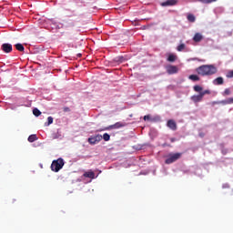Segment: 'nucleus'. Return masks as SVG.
<instances>
[{"instance_id":"obj_27","label":"nucleus","mask_w":233,"mask_h":233,"mask_svg":"<svg viewBox=\"0 0 233 233\" xmlns=\"http://www.w3.org/2000/svg\"><path fill=\"white\" fill-rule=\"evenodd\" d=\"M226 77H228V79L233 77V70L228 71V74L226 75Z\"/></svg>"},{"instance_id":"obj_26","label":"nucleus","mask_w":233,"mask_h":233,"mask_svg":"<svg viewBox=\"0 0 233 233\" xmlns=\"http://www.w3.org/2000/svg\"><path fill=\"white\" fill-rule=\"evenodd\" d=\"M200 95H202V97H205L207 95H210V90L207 89L202 92H200Z\"/></svg>"},{"instance_id":"obj_8","label":"nucleus","mask_w":233,"mask_h":233,"mask_svg":"<svg viewBox=\"0 0 233 233\" xmlns=\"http://www.w3.org/2000/svg\"><path fill=\"white\" fill-rule=\"evenodd\" d=\"M177 5V0H167L161 4V6H174Z\"/></svg>"},{"instance_id":"obj_9","label":"nucleus","mask_w":233,"mask_h":233,"mask_svg":"<svg viewBox=\"0 0 233 233\" xmlns=\"http://www.w3.org/2000/svg\"><path fill=\"white\" fill-rule=\"evenodd\" d=\"M191 101H193V103H199V102L203 101V96H202L201 93H199L198 95L192 96Z\"/></svg>"},{"instance_id":"obj_31","label":"nucleus","mask_w":233,"mask_h":233,"mask_svg":"<svg viewBox=\"0 0 233 233\" xmlns=\"http://www.w3.org/2000/svg\"><path fill=\"white\" fill-rule=\"evenodd\" d=\"M170 141H171V143H174V141H176V138L172 137V138H170Z\"/></svg>"},{"instance_id":"obj_24","label":"nucleus","mask_w":233,"mask_h":233,"mask_svg":"<svg viewBox=\"0 0 233 233\" xmlns=\"http://www.w3.org/2000/svg\"><path fill=\"white\" fill-rule=\"evenodd\" d=\"M185 44H180L177 47V52H183V50H185Z\"/></svg>"},{"instance_id":"obj_2","label":"nucleus","mask_w":233,"mask_h":233,"mask_svg":"<svg viewBox=\"0 0 233 233\" xmlns=\"http://www.w3.org/2000/svg\"><path fill=\"white\" fill-rule=\"evenodd\" d=\"M63 167H65V160L62 157H59L56 160H53L51 164V170L53 172H59Z\"/></svg>"},{"instance_id":"obj_16","label":"nucleus","mask_w":233,"mask_h":233,"mask_svg":"<svg viewBox=\"0 0 233 233\" xmlns=\"http://www.w3.org/2000/svg\"><path fill=\"white\" fill-rule=\"evenodd\" d=\"M177 59V56L174 54H170L167 57V61L169 63H174V61H176Z\"/></svg>"},{"instance_id":"obj_18","label":"nucleus","mask_w":233,"mask_h":233,"mask_svg":"<svg viewBox=\"0 0 233 233\" xmlns=\"http://www.w3.org/2000/svg\"><path fill=\"white\" fill-rule=\"evenodd\" d=\"M29 143H34V141H37V135H31L28 137Z\"/></svg>"},{"instance_id":"obj_29","label":"nucleus","mask_w":233,"mask_h":233,"mask_svg":"<svg viewBox=\"0 0 233 233\" xmlns=\"http://www.w3.org/2000/svg\"><path fill=\"white\" fill-rule=\"evenodd\" d=\"M144 121H150V115H146L144 116Z\"/></svg>"},{"instance_id":"obj_7","label":"nucleus","mask_w":233,"mask_h":233,"mask_svg":"<svg viewBox=\"0 0 233 233\" xmlns=\"http://www.w3.org/2000/svg\"><path fill=\"white\" fill-rule=\"evenodd\" d=\"M2 50L5 54H10V52H12V44H3Z\"/></svg>"},{"instance_id":"obj_32","label":"nucleus","mask_w":233,"mask_h":233,"mask_svg":"<svg viewBox=\"0 0 233 233\" xmlns=\"http://www.w3.org/2000/svg\"><path fill=\"white\" fill-rule=\"evenodd\" d=\"M79 1H81V0H74V3H78Z\"/></svg>"},{"instance_id":"obj_33","label":"nucleus","mask_w":233,"mask_h":233,"mask_svg":"<svg viewBox=\"0 0 233 233\" xmlns=\"http://www.w3.org/2000/svg\"><path fill=\"white\" fill-rule=\"evenodd\" d=\"M78 57H81V54H78Z\"/></svg>"},{"instance_id":"obj_19","label":"nucleus","mask_w":233,"mask_h":233,"mask_svg":"<svg viewBox=\"0 0 233 233\" xmlns=\"http://www.w3.org/2000/svg\"><path fill=\"white\" fill-rule=\"evenodd\" d=\"M15 48L18 52H25V46L22 44H16Z\"/></svg>"},{"instance_id":"obj_30","label":"nucleus","mask_w":233,"mask_h":233,"mask_svg":"<svg viewBox=\"0 0 233 233\" xmlns=\"http://www.w3.org/2000/svg\"><path fill=\"white\" fill-rule=\"evenodd\" d=\"M63 111L64 112H70V107H64Z\"/></svg>"},{"instance_id":"obj_22","label":"nucleus","mask_w":233,"mask_h":233,"mask_svg":"<svg viewBox=\"0 0 233 233\" xmlns=\"http://www.w3.org/2000/svg\"><path fill=\"white\" fill-rule=\"evenodd\" d=\"M33 114L34 116H35V117H39V116L41 115V112L37 109V107H35L33 109Z\"/></svg>"},{"instance_id":"obj_4","label":"nucleus","mask_w":233,"mask_h":233,"mask_svg":"<svg viewBox=\"0 0 233 233\" xmlns=\"http://www.w3.org/2000/svg\"><path fill=\"white\" fill-rule=\"evenodd\" d=\"M123 127H127V123L116 122V124L111 125L109 127L97 129L96 132H105V130H114V129H117V128H123Z\"/></svg>"},{"instance_id":"obj_5","label":"nucleus","mask_w":233,"mask_h":233,"mask_svg":"<svg viewBox=\"0 0 233 233\" xmlns=\"http://www.w3.org/2000/svg\"><path fill=\"white\" fill-rule=\"evenodd\" d=\"M102 139H103V136L96 135L94 137H90L87 141L89 145H97V143H99Z\"/></svg>"},{"instance_id":"obj_3","label":"nucleus","mask_w":233,"mask_h":233,"mask_svg":"<svg viewBox=\"0 0 233 233\" xmlns=\"http://www.w3.org/2000/svg\"><path fill=\"white\" fill-rule=\"evenodd\" d=\"M181 156H183V153H170L165 160L166 165H172V163H176L177 159H181Z\"/></svg>"},{"instance_id":"obj_6","label":"nucleus","mask_w":233,"mask_h":233,"mask_svg":"<svg viewBox=\"0 0 233 233\" xmlns=\"http://www.w3.org/2000/svg\"><path fill=\"white\" fill-rule=\"evenodd\" d=\"M177 72H178L177 66H167V73L169 76H172L174 74H177Z\"/></svg>"},{"instance_id":"obj_23","label":"nucleus","mask_w":233,"mask_h":233,"mask_svg":"<svg viewBox=\"0 0 233 233\" xmlns=\"http://www.w3.org/2000/svg\"><path fill=\"white\" fill-rule=\"evenodd\" d=\"M230 94H231L230 88H226L224 90V92L222 93V96H224V97H225L227 96H230Z\"/></svg>"},{"instance_id":"obj_17","label":"nucleus","mask_w":233,"mask_h":233,"mask_svg":"<svg viewBox=\"0 0 233 233\" xmlns=\"http://www.w3.org/2000/svg\"><path fill=\"white\" fill-rule=\"evenodd\" d=\"M188 79H190V81H199V76H198V75H190L189 76H188Z\"/></svg>"},{"instance_id":"obj_11","label":"nucleus","mask_w":233,"mask_h":233,"mask_svg":"<svg viewBox=\"0 0 233 233\" xmlns=\"http://www.w3.org/2000/svg\"><path fill=\"white\" fill-rule=\"evenodd\" d=\"M84 177H89V179H94L96 177V173L94 171L89 170L84 173Z\"/></svg>"},{"instance_id":"obj_12","label":"nucleus","mask_w":233,"mask_h":233,"mask_svg":"<svg viewBox=\"0 0 233 233\" xmlns=\"http://www.w3.org/2000/svg\"><path fill=\"white\" fill-rule=\"evenodd\" d=\"M223 83H225V80L223 79L222 76H218L213 80V85L219 86V85H223Z\"/></svg>"},{"instance_id":"obj_1","label":"nucleus","mask_w":233,"mask_h":233,"mask_svg":"<svg viewBox=\"0 0 233 233\" xmlns=\"http://www.w3.org/2000/svg\"><path fill=\"white\" fill-rule=\"evenodd\" d=\"M196 72L198 76H210L218 74V67L214 65H203L196 68Z\"/></svg>"},{"instance_id":"obj_25","label":"nucleus","mask_w":233,"mask_h":233,"mask_svg":"<svg viewBox=\"0 0 233 233\" xmlns=\"http://www.w3.org/2000/svg\"><path fill=\"white\" fill-rule=\"evenodd\" d=\"M102 139H104V141H108L110 139V136L108 135V133H105L102 136Z\"/></svg>"},{"instance_id":"obj_10","label":"nucleus","mask_w":233,"mask_h":233,"mask_svg":"<svg viewBox=\"0 0 233 233\" xmlns=\"http://www.w3.org/2000/svg\"><path fill=\"white\" fill-rule=\"evenodd\" d=\"M167 127L171 130H177V124H176V121H174V120H168Z\"/></svg>"},{"instance_id":"obj_15","label":"nucleus","mask_w":233,"mask_h":233,"mask_svg":"<svg viewBox=\"0 0 233 233\" xmlns=\"http://www.w3.org/2000/svg\"><path fill=\"white\" fill-rule=\"evenodd\" d=\"M187 19L189 23H196V16L193 14H187Z\"/></svg>"},{"instance_id":"obj_21","label":"nucleus","mask_w":233,"mask_h":233,"mask_svg":"<svg viewBox=\"0 0 233 233\" xmlns=\"http://www.w3.org/2000/svg\"><path fill=\"white\" fill-rule=\"evenodd\" d=\"M199 3H203L204 5H210V3H216L218 0H198Z\"/></svg>"},{"instance_id":"obj_13","label":"nucleus","mask_w":233,"mask_h":233,"mask_svg":"<svg viewBox=\"0 0 233 233\" xmlns=\"http://www.w3.org/2000/svg\"><path fill=\"white\" fill-rule=\"evenodd\" d=\"M202 40H203V35L199 33H196L193 37V41H195V43H199Z\"/></svg>"},{"instance_id":"obj_28","label":"nucleus","mask_w":233,"mask_h":233,"mask_svg":"<svg viewBox=\"0 0 233 233\" xmlns=\"http://www.w3.org/2000/svg\"><path fill=\"white\" fill-rule=\"evenodd\" d=\"M52 123H54V117L48 116V117H47V126H48V125H52Z\"/></svg>"},{"instance_id":"obj_14","label":"nucleus","mask_w":233,"mask_h":233,"mask_svg":"<svg viewBox=\"0 0 233 233\" xmlns=\"http://www.w3.org/2000/svg\"><path fill=\"white\" fill-rule=\"evenodd\" d=\"M219 105H233V97L227 98L218 102Z\"/></svg>"},{"instance_id":"obj_20","label":"nucleus","mask_w":233,"mask_h":233,"mask_svg":"<svg viewBox=\"0 0 233 233\" xmlns=\"http://www.w3.org/2000/svg\"><path fill=\"white\" fill-rule=\"evenodd\" d=\"M193 90L195 91V92H199V94H201V92L203 91V87L201 86H193Z\"/></svg>"}]
</instances>
